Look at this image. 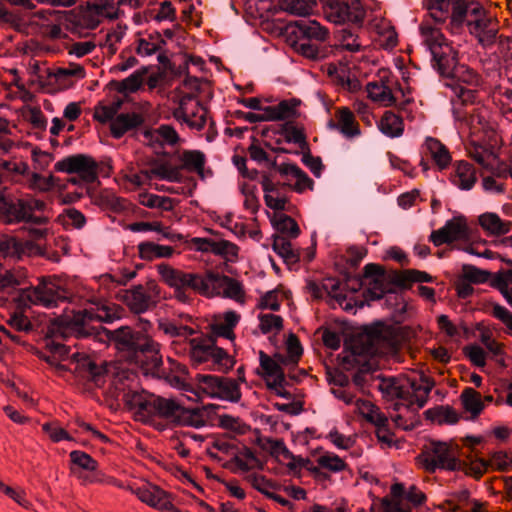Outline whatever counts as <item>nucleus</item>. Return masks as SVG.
<instances>
[{"label":"nucleus","mask_w":512,"mask_h":512,"mask_svg":"<svg viewBox=\"0 0 512 512\" xmlns=\"http://www.w3.org/2000/svg\"><path fill=\"white\" fill-rule=\"evenodd\" d=\"M390 333L387 326L376 324L366 327L359 334L352 351L344 359V368L348 371L356 370L353 374V384L362 392L369 385H374L387 400L395 401L394 410L403 406L417 409L423 408L428 400L435 381L420 374L415 378H395L374 376V366L368 360L379 354L390 344Z\"/></svg>","instance_id":"f257e3e1"},{"label":"nucleus","mask_w":512,"mask_h":512,"mask_svg":"<svg viewBox=\"0 0 512 512\" xmlns=\"http://www.w3.org/2000/svg\"><path fill=\"white\" fill-rule=\"evenodd\" d=\"M120 316L107 305H97V309H83L73 311L71 317L62 320L59 329L61 333L73 335L76 338H95L104 341V338L115 344L120 352L124 353L127 361L140 367L145 375L168 379L166 370L162 367V355L159 344L147 335L134 331L129 326H121L115 330H108L102 326L93 325L94 322H113Z\"/></svg>","instance_id":"f03ea898"},{"label":"nucleus","mask_w":512,"mask_h":512,"mask_svg":"<svg viewBox=\"0 0 512 512\" xmlns=\"http://www.w3.org/2000/svg\"><path fill=\"white\" fill-rule=\"evenodd\" d=\"M329 21L344 25H362L365 10L360 0H319ZM317 0H281V8L291 14L302 16L301 19L291 21L287 26V33L294 38L293 47L302 56L319 60L325 56L319 43L327 38V30L316 20L307 18Z\"/></svg>","instance_id":"7ed1b4c3"},{"label":"nucleus","mask_w":512,"mask_h":512,"mask_svg":"<svg viewBox=\"0 0 512 512\" xmlns=\"http://www.w3.org/2000/svg\"><path fill=\"white\" fill-rule=\"evenodd\" d=\"M112 396L122 399L129 410H135L142 417H158L169 426H192L201 428L206 424L205 416L215 413L220 406L207 404L201 408H185L174 399L116 385Z\"/></svg>","instance_id":"20e7f679"},{"label":"nucleus","mask_w":512,"mask_h":512,"mask_svg":"<svg viewBox=\"0 0 512 512\" xmlns=\"http://www.w3.org/2000/svg\"><path fill=\"white\" fill-rule=\"evenodd\" d=\"M461 455V449L457 444L432 440L424 445L417 459L429 473H435L437 469L463 471L476 479H479L490 465H496L500 470H507L512 466V457L502 451L494 452L490 461L479 459L475 463H467L461 459Z\"/></svg>","instance_id":"39448f33"},{"label":"nucleus","mask_w":512,"mask_h":512,"mask_svg":"<svg viewBox=\"0 0 512 512\" xmlns=\"http://www.w3.org/2000/svg\"><path fill=\"white\" fill-rule=\"evenodd\" d=\"M364 277L370 279L367 296L371 300H379L386 297V302L394 298L398 300L397 291L406 289L413 282H433L434 277L425 271L408 269L403 272L385 270L378 264H367L364 267Z\"/></svg>","instance_id":"423d86ee"},{"label":"nucleus","mask_w":512,"mask_h":512,"mask_svg":"<svg viewBox=\"0 0 512 512\" xmlns=\"http://www.w3.org/2000/svg\"><path fill=\"white\" fill-rule=\"evenodd\" d=\"M420 32L431 53L432 67L447 80L458 65L457 51L449 45L438 28L422 23Z\"/></svg>","instance_id":"0eeeda50"},{"label":"nucleus","mask_w":512,"mask_h":512,"mask_svg":"<svg viewBox=\"0 0 512 512\" xmlns=\"http://www.w3.org/2000/svg\"><path fill=\"white\" fill-rule=\"evenodd\" d=\"M158 271L163 280L174 288L175 297L183 303L189 302L191 299L190 294L187 293L188 289L204 296H210L208 276L213 270H206L203 274L188 273L162 264L158 266Z\"/></svg>","instance_id":"6e6552de"},{"label":"nucleus","mask_w":512,"mask_h":512,"mask_svg":"<svg viewBox=\"0 0 512 512\" xmlns=\"http://www.w3.org/2000/svg\"><path fill=\"white\" fill-rule=\"evenodd\" d=\"M70 297V292L63 287L59 279L42 278L38 285L21 289L18 300L20 305L24 306L30 303L53 308L59 302L71 301Z\"/></svg>","instance_id":"1a4fd4ad"},{"label":"nucleus","mask_w":512,"mask_h":512,"mask_svg":"<svg viewBox=\"0 0 512 512\" xmlns=\"http://www.w3.org/2000/svg\"><path fill=\"white\" fill-rule=\"evenodd\" d=\"M273 228L282 235L274 234L272 249L283 258L288 265L296 264L300 261V252L292 248L291 242L285 237L297 238L301 231L297 222L290 216L283 213L274 214L271 218Z\"/></svg>","instance_id":"9d476101"},{"label":"nucleus","mask_w":512,"mask_h":512,"mask_svg":"<svg viewBox=\"0 0 512 512\" xmlns=\"http://www.w3.org/2000/svg\"><path fill=\"white\" fill-rule=\"evenodd\" d=\"M54 169L59 172L76 174L68 178V182L78 186L80 189L98 180V165L96 161L84 154L67 156L56 162Z\"/></svg>","instance_id":"9b49d317"},{"label":"nucleus","mask_w":512,"mask_h":512,"mask_svg":"<svg viewBox=\"0 0 512 512\" xmlns=\"http://www.w3.org/2000/svg\"><path fill=\"white\" fill-rule=\"evenodd\" d=\"M8 223L25 222L41 226L48 221L47 217L36 216L32 213V207L23 201L15 202L6 192V187L0 181V217Z\"/></svg>","instance_id":"f8f14e48"},{"label":"nucleus","mask_w":512,"mask_h":512,"mask_svg":"<svg viewBox=\"0 0 512 512\" xmlns=\"http://www.w3.org/2000/svg\"><path fill=\"white\" fill-rule=\"evenodd\" d=\"M210 340L211 343L197 339L189 341L192 359L197 363L212 361L214 370L227 372L233 367L234 361L224 349L215 346V337H211Z\"/></svg>","instance_id":"ddd939ff"},{"label":"nucleus","mask_w":512,"mask_h":512,"mask_svg":"<svg viewBox=\"0 0 512 512\" xmlns=\"http://www.w3.org/2000/svg\"><path fill=\"white\" fill-rule=\"evenodd\" d=\"M485 14V9L478 2L454 0L448 17L450 21L447 25V29H449L452 34H458L464 25H466L469 31H471L472 26H474L473 20L482 18Z\"/></svg>","instance_id":"4468645a"},{"label":"nucleus","mask_w":512,"mask_h":512,"mask_svg":"<svg viewBox=\"0 0 512 512\" xmlns=\"http://www.w3.org/2000/svg\"><path fill=\"white\" fill-rule=\"evenodd\" d=\"M196 379L202 391L211 398L238 402L241 397L240 388L232 378L198 374Z\"/></svg>","instance_id":"2eb2a0df"},{"label":"nucleus","mask_w":512,"mask_h":512,"mask_svg":"<svg viewBox=\"0 0 512 512\" xmlns=\"http://www.w3.org/2000/svg\"><path fill=\"white\" fill-rule=\"evenodd\" d=\"M208 277V281H210L209 297L223 295L236 301H243L244 290L240 282L216 271H212Z\"/></svg>","instance_id":"dca6fc26"},{"label":"nucleus","mask_w":512,"mask_h":512,"mask_svg":"<svg viewBox=\"0 0 512 512\" xmlns=\"http://www.w3.org/2000/svg\"><path fill=\"white\" fill-rule=\"evenodd\" d=\"M468 236V228L464 218H453L448 220L443 227L432 231L429 240L435 245L440 246L444 243H452L453 241Z\"/></svg>","instance_id":"f3484780"},{"label":"nucleus","mask_w":512,"mask_h":512,"mask_svg":"<svg viewBox=\"0 0 512 512\" xmlns=\"http://www.w3.org/2000/svg\"><path fill=\"white\" fill-rule=\"evenodd\" d=\"M71 361L76 364V372L84 379L92 382L96 387H102L105 383L106 369L95 363L89 356L74 353Z\"/></svg>","instance_id":"a211bd4d"},{"label":"nucleus","mask_w":512,"mask_h":512,"mask_svg":"<svg viewBox=\"0 0 512 512\" xmlns=\"http://www.w3.org/2000/svg\"><path fill=\"white\" fill-rule=\"evenodd\" d=\"M119 298L136 314L144 313L155 305L142 285H135L130 289L120 291Z\"/></svg>","instance_id":"6ab92c4d"},{"label":"nucleus","mask_w":512,"mask_h":512,"mask_svg":"<svg viewBox=\"0 0 512 512\" xmlns=\"http://www.w3.org/2000/svg\"><path fill=\"white\" fill-rule=\"evenodd\" d=\"M470 33L474 35L484 48L493 45L497 39L498 28L490 17L485 14L482 18L473 20Z\"/></svg>","instance_id":"aec40b11"},{"label":"nucleus","mask_w":512,"mask_h":512,"mask_svg":"<svg viewBox=\"0 0 512 512\" xmlns=\"http://www.w3.org/2000/svg\"><path fill=\"white\" fill-rule=\"evenodd\" d=\"M136 495L142 502L153 508L160 510H170L173 508L168 493L158 486L149 485L148 487L138 488Z\"/></svg>","instance_id":"412c9836"},{"label":"nucleus","mask_w":512,"mask_h":512,"mask_svg":"<svg viewBox=\"0 0 512 512\" xmlns=\"http://www.w3.org/2000/svg\"><path fill=\"white\" fill-rule=\"evenodd\" d=\"M340 282L328 279L327 282H325L322 287H319L315 283H310L309 288L311 292L313 293L314 297L321 298L323 291H325L331 298L336 301L345 311L351 312L354 310L355 306L350 302L347 301L346 295L342 294L341 292H338L340 289Z\"/></svg>","instance_id":"4be33fe9"},{"label":"nucleus","mask_w":512,"mask_h":512,"mask_svg":"<svg viewBox=\"0 0 512 512\" xmlns=\"http://www.w3.org/2000/svg\"><path fill=\"white\" fill-rule=\"evenodd\" d=\"M144 117L139 113H120L110 124L111 135L115 139L122 138L125 133L140 127Z\"/></svg>","instance_id":"5701e85b"},{"label":"nucleus","mask_w":512,"mask_h":512,"mask_svg":"<svg viewBox=\"0 0 512 512\" xmlns=\"http://www.w3.org/2000/svg\"><path fill=\"white\" fill-rule=\"evenodd\" d=\"M240 315L235 311H228L224 314L223 320H215L210 326L212 337H224L233 339V329L238 324Z\"/></svg>","instance_id":"b1692460"},{"label":"nucleus","mask_w":512,"mask_h":512,"mask_svg":"<svg viewBox=\"0 0 512 512\" xmlns=\"http://www.w3.org/2000/svg\"><path fill=\"white\" fill-rule=\"evenodd\" d=\"M147 72L148 69L146 67H142L141 69L133 72L130 76H128L122 81H110L108 86L110 89H114L121 94L136 92L142 86L144 77L147 74Z\"/></svg>","instance_id":"393cba45"},{"label":"nucleus","mask_w":512,"mask_h":512,"mask_svg":"<svg viewBox=\"0 0 512 512\" xmlns=\"http://www.w3.org/2000/svg\"><path fill=\"white\" fill-rule=\"evenodd\" d=\"M143 136L151 146H162L164 143L173 145L178 141V134L169 125H162L158 129H145Z\"/></svg>","instance_id":"a878e982"},{"label":"nucleus","mask_w":512,"mask_h":512,"mask_svg":"<svg viewBox=\"0 0 512 512\" xmlns=\"http://www.w3.org/2000/svg\"><path fill=\"white\" fill-rule=\"evenodd\" d=\"M476 180L474 167L465 161L459 162L455 173L451 175V182L461 190H471Z\"/></svg>","instance_id":"bb28decb"},{"label":"nucleus","mask_w":512,"mask_h":512,"mask_svg":"<svg viewBox=\"0 0 512 512\" xmlns=\"http://www.w3.org/2000/svg\"><path fill=\"white\" fill-rule=\"evenodd\" d=\"M339 122V132L347 139L358 137L361 134L360 127L355 120L353 112L347 107H341L336 112Z\"/></svg>","instance_id":"cd10ccee"},{"label":"nucleus","mask_w":512,"mask_h":512,"mask_svg":"<svg viewBox=\"0 0 512 512\" xmlns=\"http://www.w3.org/2000/svg\"><path fill=\"white\" fill-rule=\"evenodd\" d=\"M260 366L264 370L266 376L274 377L272 383H268L269 388L283 387L286 383L285 374L279 363H276L263 351L259 353Z\"/></svg>","instance_id":"c85d7f7f"},{"label":"nucleus","mask_w":512,"mask_h":512,"mask_svg":"<svg viewBox=\"0 0 512 512\" xmlns=\"http://www.w3.org/2000/svg\"><path fill=\"white\" fill-rule=\"evenodd\" d=\"M378 127L384 135L391 138L401 136L404 131L402 118L391 111L384 113Z\"/></svg>","instance_id":"c756f323"},{"label":"nucleus","mask_w":512,"mask_h":512,"mask_svg":"<svg viewBox=\"0 0 512 512\" xmlns=\"http://www.w3.org/2000/svg\"><path fill=\"white\" fill-rule=\"evenodd\" d=\"M369 97L376 102L384 103L386 106L395 105L396 98L391 88L384 83L369 82L367 84Z\"/></svg>","instance_id":"7c9ffc66"},{"label":"nucleus","mask_w":512,"mask_h":512,"mask_svg":"<svg viewBox=\"0 0 512 512\" xmlns=\"http://www.w3.org/2000/svg\"><path fill=\"white\" fill-rule=\"evenodd\" d=\"M146 180H151L153 177H158L162 180L170 182L182 181V175L177 168H170L166 164H158L150 170H143Z\"/></svg>","instance_id":"2f4dec72"},{"label":"nucleus","mask_w":512,"mask_h":512,"mask_svg":"<svg viewBox=\"0 0 512 512\" xmlns=\"http://www.w3.org/2000/svg\"><path fill=\"white\" fill-rule=\"evenodd\" d=\"M426 147L432 158L440 168H445L451 161L448 149L437 139L428 137Z\"/></svg>","instance_id":"473e14b6"},{"label":"nucleus","mask_w":512,"mask_h":512,"mask_svg":"<svg viewBox=\"0 0 512 512\" xmlns=\"http://www.w3.org/2000/svg\"><path fill=\"white\" fill-rule=\"evenodd\" d=\"M181 160L185 168L195 171L201 178H204L206 157L203 152L199 150L184 151Z\"/></svg>","instance_id":"72a5a7b5"},{"label":"nucleus","mask_w":512,"mask_h":512,"mask_svg":"<svg viewBox=\"0 0 512 512\" xmlns=\"http://www.w3.org/2000/svg\"><path fill=\"white\" fill-rule=\"evenodd\" d=\"M461 399L465 410L470 412L473 417L478 416L482 412L484 403L480 393L473 388H465L461 394Z\"/></svg>","instance_id":"f704fd0d"},{"label":"nucleus","mask_w":512,"mask_h":512,"mask_svg":"<svg viewBox=\"0 0 512 512\" xmlns=\"http://www.w3.org/2000/svg\"><path fill=\"white\" fill-rule=\"evenodd\" d=\"M453 3L454 0H429L427 8L435 23L441 24L448 19Z\"/></svg>","instance_id":"c9c22d12"},{"label":"nucleus","mask_w":512,"mask_h":512,"mask_svg":"<svg viewBox=\"0 0 512 512\" xmlns=\"http://www.w3.org/2000/svg\"><path fill=\"white\" fill-rule=\"evenodd\" d=\"M160 328L165 334L169 335L172 338H177L180 340H186L196 333V331L193 328L187 325H183L177 321H168L165 323H160Z\"/></svg>","instance_id":"e433bc0d"},{"label":"nucleus","mask_w":512,"mask_h":512,"mask_svg":"<svg viewBox=\"0 0 512 512\" xmlns=\"http://www.w3.org/2000/svg\"><path fill=\"white\" fill-rule=\"evenodd\" d=\"M427 418L438 420L439 423L455 424L459 420V414L450 406H441L425 411Z\"/></svg>","instance_id":"4c0bfd02"},{"label":"nucleus","mask_w":512,"mask_h":512,"mask_svg":"<svg viewBox=\"0 0 512 512\" xmlns=\"http://www.w3.org/2000/svg\"><path fill=\"white\" fill-rule=\"evenodd\" d=\"M275 133L285 135V140L287 142L298 144L302 150L308 149V143L304 132L293 126L291 122H286L281 125L280 130L275 131Z\"/></svg>","instance_id":"58836bf2"},{"label":"nucleus","mask_w":512,"mask_h":512,"mask_svg":"<svg viewBox=\"0 0 512 512\" xmlns=\"http://www.w3.org/2000/svg\"><path fill=\"white\" fill-rule=\"evenodd\" d=\"M492 273L488 270L480 269L471 264H463L462 266V278L463 280L473 283V284H481L487 282Z\"/></svg>","instance_id":"ea45409f"},{"label":"nucleus","mask_w":512,"mask_h":512,"mask_svg":"<svg viewBox=\"0 0 512 512\" xmlns=\"http://www.w3.org/2000/svg\"><path fill=\"white\" fill-rule=\"evenodd\" d=\"M257 444L264 450L269 449L273 456L282 455L285 459H294V454L286 447L283 440L268 438L263 441L261 438H258Z\"/></svg>","instance_id":"a19ab883"},{"label":"nucleus","mask_w":512,"mask_h":512,"mask_svg":"<svg viewBox=\"0 0 512 512\" xmlns=\"http://www.w3.org/2000/svg\"><path fill=\"white\" fill-rule=\"evenodd\" d=\"M476 81V74L475 72L468 68L465 65L459 64L456 66L455 70L452 72V74L449 76V78L446 80V82H456L461 85V83L464 84H473Z\"/></svg>","instance_id":"79ce46f5"},{"label":"nucleus","mask_w":512,"mask_h":512,"mask_svg":"<svg viewBox=\"0 0 512 512\" xmlns=\"http://www.w3.org/2000/svg\"><path fill=\"white\" fill-rule=\"evenodd\" d=\"M238 250V246L234 243L227 240H221L215 242L213 254L221 256L227 261L233 262L237 258Z\"/></svg>","instance_id":"37998d69"},{"label":"nucleus","mask_w":512,"mask_h":512,"mask_svg":"<svg viewBox=\"0 0 512 512\" xmlns=\"http://www.w3.org/2000/svg\"><path fill=\"white\" fill-rule=\"evenodd\" d=\"M260 324L259 328L263 334H268L275 331H280L283 327V319L281 316L274 314H259Z\"/></svg>","instance_id":"c03bdc74"},{"label":"nucleus","mask_w":512,"mask_h":512,"mask_svg":"<svg viewBox=\"0 0 512 512\" xmlns=\"http://www.w3.org/2000/svg\"><path fill=\"white\" fill-rule=\"evenodd\" d=\"M469 156L481 165L483 169L486 168L491 159L496 160L495 153L490 148H486L482 145H474L473 148L469 150Z\"/></svg>","instance_id":"a18cd8bd"},{"label":"nucleus","mask_w":512,"mask_h":512,"mask_svg":"<svg viewBox=\"0 0 512 512\" xmlns=\"http://www.w3.org/2000/svg\"><path fill=\"white\" fill-rule=\"evenodd\" d=\"M444 85L454 92L455 96L457 97V102H459L461 106H464L468 103H473L476 97L475 90L466 89L456 82H445Z\"/></svg>","instance_id":"49530a36"},{"label":"nucleus","mask_w":512,"mask_h":512,"mask_svg":"<svg viewBox=\"0 0 512 512\" xmlns=\"http://www.w3.org/2000/svg\"><path fill=\"white\" fill-rule=\"evenodd\" d=\"M23 275L14 270L0 271V292H4L8 288H16L23 283Z\"/></svg>","instance_id":"de8ad7c7"},{"label":"nucleus","mask_w":512,"mask_h":512,"mask_svg":"<svg viewBox=\"0 0 512 512\" xmlns=\"http://www.w3.org/2000/svg\"><path fill=\"white\" fill-rule=\"evenodd\" d=\"M71 462L87 471H95L97 468V462L89 454L74 450L70 453Z\"/></svg>","instance_id":"09e8293b"},{"label":"nucleus","mask_w":512,"mask_h":512,"mask_svg":"<svg viewBox=\"0 0 512 512\" xmlns=\"http://www.w3.org/2000/svg\"><path fill=\"white\" fill-rule=\"evenodd\" d=\"M317 462L319 466L332 472H340L345 468L344 461L339 456L332 453L320 456Z\"/></svg>","instance_id":"8fccbe9b"},{"label":"nucleus","mask_w":512,"mask_h":512,"mask_svg":"<svg viewBox=\"0 0 512 512\" xmlns=\"http://www.w3.org/2000/svg\"><path fill=\"white\" fill-rule=\"evenodd\" d=\"M219 426L240 435L245 434L249 429V426L241 423L239 418H235L230 415H221L219 417Z\"/></svg>","instance_id":"3c124183"},{"label":"nucleus","mask_w":512,"mask_h":512,"mask_svg":"<svg viewBox=\"0 0 512 512\" xmlns=\"http://www.w3.org/2000/svg\"><path fill=\"white\" fill-rule=\"evenodd\" d=\"M58 181L59 179L52 175L45 177L38 173H33L30 178V185L40 191H48L58 186Z\"/></svg>","instance_id":"603ef678"},{"label":"nucleus","mask_w":512,"mask_h":512,"mask_svg":"<svg viewBox=\"0 0 512 512\" xmlns=\"http://www.w3.org/2000/svg\"><path fill=\"white\" fill-rule=\"evenodd\" d=\"M488 311L493 317L501 321L512 331V313L506 307L498 303H490Z\"/></svg>","instance_id":"864d4df0"},{"label":"nucleus","mask_w":512,"mask_h":512,"mask_svg":"<svg viewBox=\"0 0 512 512\" xmlns=\"http://www.w3.org/2000/svg\"><path fill=\"white\" fill-rule=\"evenodd\" d=\"M500 219L499 215L493 212L483 213L478 218L480 226L493 235H497Z\"/></svg>","instance_id":"5fc2aeb1"},{"label":"nucleus","mask_w":512,"mask_h":512,"mask_svg":"<svg viewBox=\"0 0 512 512\" xmlns=\"http://www.w3.org/2000/svg\"><path fill=\"white\" fill-rule=\"evenodd\" d=\"M347 356H345L343 359H345ZM342 369L343 371H336L335 373H329L328 374V382L329 384L333 386H337L340 388H347L350 385V378L345 372H350L351 377L353 378V374L356 370L348 371L344 368V360H342Z\"/></svg>","instance_id":"6e6d98bb"},{"label":"nucleus","mask_w":512,"mask_h":512,"mask_svg":"<svg viewBox=\"0 0 512 512\" xmlns=\"http://www.w3.org/2000/svg\"><path fill=\"white\" fill-rule=\"evenodd\" d=\"M8 325H10L13 329L19 332H31L33 330V325L31 321L25 316L23 313H13L9 320L7 321Z\"/></svg>","instance_id":"4d7b16f0"},{"label":"nucleus","mask_w":512,"mask_h":512,"mask_svg":"<svg viewBox=\"0 0 512 512\" xmlns=\"http://www.w3.org/2000/svg\"><path fill=\"white\" fill-rule=\"evenodd\" d=\"M486 171L490 172L493 176L498 178H512V170L496 156V160H490L485 168Z\"/></svg>","instance_id":"13d9d810"},{"label":"nucleus","mask_w":512,"mask_h":512,"mask_svg":"<svg viewBox=\"0 0 512 512\" xmlns=\"http://www.w3.org/2000/svg\"><path fill=\"white\" fill-rule=\"evenodd\" d=\"M86 223V218L79 210L68 208L65 210L64 225H70L81 229Z\"/></svg>","instance_id":"bf43d9fd"},{"label":"nucleus","mask_w":512,"mask_h":512,"mask_svg":"<svg viewBox=\"0 0 512 512\" xmlns=\"http://www.w3.org/2000/svg\"><path fill=\"white\" fill-rule=\"evenodd\" d=\"M302 162L311 170L316 176L320 177L323 170V164L319 157H313L308 149H305L302 155Z\"/></svg>","instance_id":"052dcab7"},{"label":"nucleus","mask_w":512,"mask_h":512,"mask_svg":"<svg viewBox=\"0 0 512 512\" xmlns=\"http://www.w3.org/2000/svg\"><path fill=\"white\" fill-rule=\"evenodd\" d=\"M329 74H336L338 83L341 84L344 88H347L349 91L354 92L360 89V83L357 79H351L349 76H346L344 71L338 73L335 66L329 68Z\"/></svg>","instance_id":"680f3d73"},{"label":"nucleus","mask_w":512,"mask_h":512,"mask_svg":"<svg viewBox=\"0 0 512 512\" xmlns=\"http://www.w3.org/2000/svg\"><path fill=\"white\" fill-rule=\"evenodd\" d=\"M287 351L289 356H291L292 365H296L300 356L303 353L302 346L298 340V338L294 334H290L287 339Z\"/></svg>","instance_id":"e2e57ef3"},{"label":"nucleus","mask_w":512,"mask_h":512,"mask_svg":"<svg viewBox=\"0 0 512 512\" xmlns=\"http://www.w3.org/2000/svg\"><path fill=\"white\" fill-rule=\"evenodd\" d=\"M85 76V70L80 65H70L68 68H59L55 74L58 81L65 80L69 77L83 78Z\"/></svg>","instance_id":"0e129e2a"},{"label":"nucleus","mask_w":512,"mask_h":512,"mask_svg":"<svg viewBox=\"0 0 512 512\" xmlns=\"http://www.w3.org/2000/svg\"><path fill=\"white\" fill-rule=\"evenodd\" d=\"M327 438L340 449H349L354 444V439L350 436L340 434L337 430H332L327 435Z\"/></svg>","instance_id":"69168bd1"},{"label":"nucleus","mask_w":512,"mask_h":512,"mask_svg":"<svg viewBox=\"0 0 512 512\" xmlns=\"http://www.w3.org/2000/svg\"><path fill=\"white\" fill-rule=\"evenodd\" d=\"M467 355L475 366L484 367L486 365V353L481 347L477 345L469 347Z\"/></svg>","instance_id":"338daca9"},{"label":"nucleus","mask_w":512,"mask_h":512,"mask_svg":"<svg viewBox=\"0 0 512 512\" xmlns=\"http://www.w3.org/2000/svg\"><path fill=\"white\" fill-rule=\"evenodd\" d=\"M265 204L274 211L286 210L287 198L281 195H264Z\"/></svg>","instance_id":"774afa93"}]
</instances>
